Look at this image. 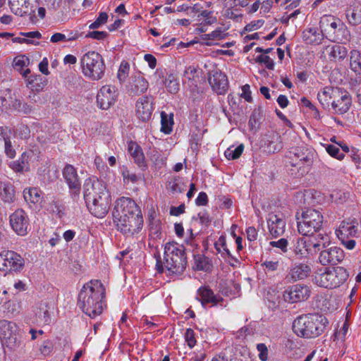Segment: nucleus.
Wrapping results in <instances>:
<instances>
[{"label":"nucleus","mask_w":361,"mask_h":361,"mask_svg":"<svg viewBox=\"0 0 361 361\" xmlns=\"http://www.w3.org/2000/svg\"><path fill=\"white\" fill-rule=\"evenodd\" d=\"M84 198L89 205L90 212L94 216L104 218L108 214L111 197L104 183L95 178L85 180Z\"/></svg>","instance_id":"obj_1"},{"label":"nucleus","mask_w":361,"mask_h":361,"mask_svg":"<svg viewBox=\"0 0 361 361\" xmlns=\"http://www.w3.org/2000/svg\"><path fill=\"white\" fill-rule=\"evenodd\" d=\"M105 288L98 280L85 283L78 295V305L91 318L100 315L105 307Z\"/></svg>","instance_id":"obj_2"},{"label":"nucleus","mask_w":361,"mask_h":361,"mask_svg":"<svg viewBox=\"0 0 361 361\" xmlns=\"http://www.w3.org/2000/svg\"><path fill=\"white\" fill-rule=\"evenodd\" d=\"M187 265L185 248L176 242H169L164 245V262L157 259L156 269L158 273L167 276H179L183 273Z\"/></svg>","instance_id":"obj_3"},{"label":"nucleus","mask_w":361,"mask_h":361,"mask_svg":"<svg viewBox=\"0 0 361 361\" xmlns=\"http://www.w3.org/2000/svg\"><path fill=\"white\" fill-rule=\"evenodd\" d=\"M328 324L327 319L319 314H307L299 316L293 322V331L305 338H316L321 335Z\"/></svg>","instance_id":"obj_4"},{"label":"nucleus","mask_w":361,"mask_h":361,"mask_svg":"<svg viewBox=\"0 0 361 361\" xmlns=\"http://www.w3.org/2000/svg\"><path fill=\"white\" fill-rule=\"evenodd\" d=\"M321 32L332 41L345 43L350 39V32L345 25L331 15L323 16L319 21Z\"/></svg>","instance_id":"obj_5"},{"label":"nucleus","mask_w":361,"mask_h":361,"mask_svg":"<svg viewBox=\"0 0 361 361\" xmlns=\"http://www.w3.org/2000/svg\"><path fill=\"white\" fill-rule=\"evenodd\" d=\"M80 67L83 75L92 80L102 79L105 71V64L102 56L94 51H88L82 56Z\"/></svg>","instance_id":"obj_6"},{"label":"nucleus","mask_w":361,"mask_h":361,"mask_svg":"<svg viewBox=\"0 0 361 361\" xmlns=\"http://www.w3.org/2000/svg\"><path fill=\"white\" fill-rule=\"evenodd\" d=\"M348 276V274L344 268L337 267L317 273L314 281L318 286L325 288H335L343 284Z\"/></svg>","instance_id":"obj_7"},{"label":"nucleus","mask_w":361,"mask_h":361,"mask_svg":"<svg viewBox=\"0 0 361 361\" xmlns=\"http://www.w3.org/2000/svg\"><path fill=\"white\" fill-rule=\"evenodd\" d=\"M323 215L317 209H307L302 212L301 218L298 219V230L302 235L314 234L322 226Z\"/></svg>","instance_id":"obj_8"},{"label":"nucleus","mask_w":361,"mask_h":361,"mask_svg":"<svg viewBox=\"0 0 361 361\" xmlns=\"http://www.w3.org/2000/svg\"><path fill=\"white\" fill-rule=\"evenodd\" d=\"M117 229L126 236L137 234L143 226V217L141 212L137 214L123 217L114 222Z\"/></svg>","instance_id":"obj_9"},{"label":"nucleus","mask_w":361,"mask_h":361,"mask_svg":"<svg viewBox=\"0 0 361 361\" xmlns=\"http://www.w3.org/2000/svg\"><path fill=\"white\" fill-rule=\"evenodd\" d=\"M141 212L135 202L130 197H121L118 198L114 204L112 211L114 222L133 214H137Z\"/></svg>","instance_id":"obj_10"},{"label":"nucleus","mask_w":361,"mask_h":361,"mask_svg":"<svg viewBox=\"0 0 361 361\" xmlns=\"http://www.w3.org/2000/svg\"><path fill=\"white\" fill-rule=\"evenodd\" d=\"M24 259L14 251L7 250L0 254V270L20 271L24 267Z\"/></svg>","instance_id":"obj_11"},{"label":"nucleus","mask_w":361,"mask_h":361,"mask_svg":"<svg viewBox=\"0 0 361 361\" xmlns=\"http://www.w3.org/2000/svg\"><path fill=\"white\" fill-rule=\"evenodd\" d=\"M296 158L295 162L292 165L296 167L300 175L307 173L313 163L314 153L312 149L306 148H296L294 152Z\"/></svg>","instance_id":"obj_12"},{"label":"nucleus","mask_w":361,"mask_h":361,"mask_svg":"<svg viewBox=\"0 0 361 361\" xmlns=\"http://www.w3.org/2000/svg\"><path fill=\"white\" fill-rule=\"evenodd\" d=\"M9 223L13 231L18 235H25L29 230L30 220L27 213L18 209L9 216Z\"/></svg>","instance_id":"obj_13"},{"label":"nucleus","mask_w":361,"mask_h":361,"mask_svg":"<svg viewBox=\"0 0 361 361\" xmlns=\"http://www.w3.org/2000/svg\"><path fill=\"white\" fill-rule=\"evenodd\" d=\"M38 157L33 151L23 152L20 157L9 163V167L15 172L23 173L30 171L31 167L37 166Z\"/></svg>","instance_id":"obj_14"},{"label":"nucleus","mask_w":361,"mask_h":361,"mask_svg":"<svg viewBox=\"0 0 361 361\" xmlns=\"http://www.w3.org/2000/svg\"><path fill=\"white\" fill-rule=\"evenodd\" d=\"M18 326L16 323L6 319L0 320V340L7 347H12L17 341Z\"/></svg>","instance_id":"obj_15"},{"label":"nucleus","mask_w":361,"mask_h":361,"mask_svg":"<svg viewBox=\"0 0 361 361\" xmlns=\"http://www.w3.org/2000/svg\"><path fill=\"white\" fill-rule=\"evenodd\" d=\"M117 90L114 86L104 85L97 94V104L101 109H109L116 102Z\"/></svg>","instance_id":"obj_16"},{"label":"nucleus","mask_w":361,"mask_h":361,"mask_svg":"<svg viewBox=\"0 0 361 361\" xmlns=\"http://www.w3.org/2000/svg\"><path fill=\"white\" fill-rule=\"evenodd\" d=\"M63 178L68 185L70 192L75 197L78 196L81 188V182L76 169L71 164H66L62 171Z\"/></svg>","instance_id":"obj_17"},{"label":"nucleus","mask_w":361,"mask_h":361,"mask_svg":"<svg viewBox=\"0 0 361 361\" xmlns=\"http://www.w3.org/2000/svg\"><path fill=\"white\" fill-rule=\"evenodd\" d=\"M310 295V290L305 285L297 284L288 288L283 293L285 301L294 303L306 300Z\"/></svg>","instance_id":"obj_18"},{"label":"nucleus","mask_w":361,"mask_h":361,"mask_svg":"<svg viewBox=\"0 0 361 361\" xmlns=\"http://www.w3.org/2000/svg\"><path fill=\"white\" fill-rule=\"evenodd\" d=\"M261 147L264 152L268 154H274L281 151L283 145L279 133L271 131L265 134L261 141Z\"/></svg>","instance_id":"obj_19"},{"label":"nucleus","mask_w":361,"mask_h":361,"mask_svg":"<svg viewBox=\"0 0 361 361\" xmlns=\"http://www.w3.org/2000/svg\"><path fill=\"white\" fill-rule=\"evenodd\" d=\"M153 111V99L151 96H142L135 104V114L142 121H147L151 118Z\"/></svg>","instance_id":"obj_20"},{"label":"nucleus","mask_w":361,"mask_h":361,"mask_svg":"<svg viewBox=\"0 0 361 361\" xmlns=\"http://www.w3.org/2000/svg\"><path fill=\"white\" fill-rule=\"evenodd\" d=\"M348 49L340 44H329L322 47L321 58L331 61H341L346 58Z\"/></svg>","instance_id":"obj_21"},{"label":"nucleus","mask_w":361,"mask_h":361,"mask_svg":"<svg viewBox=\"0 0 361 361\" xmlns=\"http://www.w3.org/2000/svg\"><path fill=\"white\" fill-rule=\"evenodd\" d=\"M267 225L270 234L274 238H277L283 234L286 228V220L283 214L281 213L269 214L267 218Z\"/></svg>","instance_id":"obj_22"},{"label":"nucleus","mask_w":361,"mask_h":361,"mask_svg":"<svg viewBox=\"0 0 361 361\" xmlns=\"http://www.w3.org/2000/svg\"><path fill=\"white\" fill-rule=\"evenodd\" d=\"M344 259V252L341 248L334 246L323 250L319 259L322 264H336Z\"/></svg>","instance_id":"obj_23"},{"label":"nucleus","mask_w":361,"mask_h":361,"mask_svg":"<svg viewBox=\"0 0 361 361\" xmlns=\"http://www.w3.org/2000/svg\"><path fill=\"white\" fill-rule=\"evenodd\" d=\"M25 201L32 209H39L44 200L43 192L39 188L28 187L23 191Z\"/></svg>","instance_id":"obj_24"},{"label":"nucleus","mask_w":361,"mask_h":361,"mask_svg":"<svg viewBox=\"0 0 361 361\" xmlns=\"http://www.w3.org/2000/svg\"><path fill=\"white\" fill-rule=\"evenodd\" d=\"M209 84L214 92L219 94H225L228 87L226 75L219 71H214L209 78Z\"/></svg>","instance_id":"obj_25"},{"label":"nucleus","mask_w":361,"mask_h":361,"mask_svg":"<svg viewBox=\"0 0 361 361\" xmlns=\"http://www.w3.org/2000/svg\"><path fill=\"white\" fill-rule=\"evenodd\" d=\"M350 106L351 98L349 94L341 89L331 105L334 113L341 115L346 113L350 109Z\"/></svg>","instance_id":"obj_26"},{"label":"nucleus","mask_w":361,"mask_h":361,"mask_svg":"<svg viewBox=\"0 0 361 361\" xmlns=\"http://www.w3.org/2000/svg\"><path fill=\"white\" fill-rule=\"evenodd\" d=\"M197 298L203 305L206 304H212V305L224 306L223 299L221 297L214 295L213 291L207 286H202L197 290Z\"/></svg>","instance_id":"obj_27"},{"label":"nucleus","mask_w":361,"mask_h":361,"mask_svg":"<svg viewBox=\"0 0 361 361\" xmlns=\"http://www.w3.org/2000/svg\"><path fill=\"white\" fill-rule=\"evenodd\" d=\"M340 90L337 87H325L318 92L317 99L324 108L328 109L331 106Z\"/></svg>","instance_id":"obj_28"},{"label":"nucleus","mask_w":361,"mask_h":361,"mask_svg":"<svg viewBox=\"0 0 361 361\" xmlns=\"http://www.w3.org/2000/svg\"><path fill=\"white\" fill-rule=\"evenodd\" d=\"M148 87V81L143 76L138 75L132 78L128 84V90L131 94L140 95L145 92Z\"/></svg>","instance_id":"obj_29"},{"label":"nucleus","mask_w":361,"mask_h":361,"mask_svg":"<svg viewBox=\"0 0 361 361\" xmlns=\"http://www.w3.org/2000/svg\"><path fill=\"white\" fill-rule=\"evenodd\" d=\"M294 252L300 257H307L314 254V248L311 247L307 238L304 235L298 239L295 245Z\"/></svg>","instance_id":"obj_30"},{"label":"nucleus","mask_w":361,"mask_h":361,"mask_svg":"<svg viewBox=\"0 0 361 361\" xmlns=\"http://www.w3.org/2000/svg\"><path fill=\"white\" fill-rule=\"evenodd\" d=\"M216 250L231 266H234L237 260L232 257L231 252L226 246V237L221 235L214 244Z\"/></svg>","instance_id":"obj_31"},{"label":"nucleus","mask_w":361,"mask_h":361,"mask_svg":"<svg viewBox=\"0 0 361 361\" xmlns=\"http://www.w3.org/2000/svg\"><path fill=\"white\" fill-rule=\"evenodd\" d=\"M311 272L310 267L305 263L295 264L290 271V276L293 281L302 280Z\"/></svg>","instance_id":"obj_32"},{"label":"nucleus","mask_w":361,"mask_h":361,"mask_svg":"<svg viewBox=\"0 0 361 361\" xmlns=\"http://www.w3.org/2000/svg\"><path fill=\"white\" fill-rule=\"evenodd\" d=\"M311 245L312 248H314V254H316L322 247H324L329 243V238L326 234L319 233L317 235L313 234L305 235Z\"/></svg>","instance_id":"obj_33"},{"label":"nucleus","mask_w":361,"mask_h":361,"mask_svg":"<svg viewBox=\"0 0 361 361\" xmlns=\"http://www.w3.org/2000/svg\"><path fill=\"white\" fill-rule=\"evenodd\" d=\"M346 18L352 25H357L361 23V4L354 3L346 11Z\"/></svg>","instance_id":"obj_34"},{"label":"nucleus","mask_w":361,"mask_h":361,"mask_svg":"<svg viewBox=\"0 0 361 361\" xmlns=\"http://www.w3.org/2000/svg\"><path fill=\"white\" fill-rule=\"evenodd\" d=\"M200 73V70L193 66L187 67L183 73V82H188L190 87L196 86Z\"/></svg>","instance_id":"obj_35"},{"label":"nucleus","mask_w":361,"mask_h":361,"mask_svg":"<svg viewBox=\"0 0 361 361\" xmlns=\"http://www.w3.org/2000/svg\"><path fill=\"white\" fill-rule=\"evenodd\" d=\"M228 27H219L212 32L202 35V39L207 41L206 44L207 45L212 44L214 41H219L224 39L228 35L226 32Z\"/></svg>","instance_id":"obj_36"},{"label":"nucleus","mask_w":361,"mask_h":361,"mask_svg":"<svg viewBox=\"0 0 361 361\" xmlns=\"http://www.w3.org/2000/svg\"><path fill=\"white\" fill-rule=\"evenodd\" d=\"M37 322L42 324H49L51 322V314L46 302L39 303L35 310Z\"/></svg>","instance_id":"obj_37"},{"label":"nucleus","mask_w":361,"mask_h":361,"mask_svg":"<svg viewBox=\"0 0 361 361\" xmlns=\"http://www.w3.org/2000/svg\"><path fill=\"white\" fill-rule=\"evenodd\" d=\"M322 35L316 27H310L303 31V40L309 44H319L322 39Z\"/></svg>","instance_id":"obj_38"},{"label":"nucleus","mask_w":361,"mask_h":361,"mask_svg":"<svg viewBox=\"0 0 361 361\" xmlns=\"http://www.w3.org/2000/svg\"><path fill=\"white\" fill-rule=\"evenodd\" d=\"M350 68L361 79V53L356 49L350 51Z\"/></svg>","instance_id":"obj_39"},{"label":"nucleus","mask_w":361,"mask_h":361,"mask_svg":"<svg viewBox=\"0 0 361 361\" xmlns=\"http://www.w3.org/2000/svg\"><path fill=\"white\" fill-rule=\"evenodd\" d=\"M356 232V226L348 222H342L339 226V228L336 231L338 238H348L350 236H355Z\"/></svg>","instance_id":"obj_40"},{"label":"nucleus","mask_w":361,"mask_h":361,"mask_svg":"<svg viewBox=\"0 0 361 361\" xmlns=\"http://www.w3.org/2000/svg\"><path fill=\"white\" fill-rule=\"evenodd\" d=\"M0 197L5 202H11L14 198V190L8 183L1 181Z\"/></svg>","instance_id":"obj_41"},{"label":"nucleus","mask_w":361,"mask_h":361,"mask_svg":"<svg viewBox=\"0 0 361 361\" xmlns=\"http://www.w3.org/2000/svg\"><path fill=\"white\" fill-rule=\"evenodd\" d=\"M149 159L156 169H160L166 165V157L159 151L152 149L149 152Z\"/></svg>","instance_id":"obj_42"},{"label":"nucleus","mask_w":361,"mask_h":361,"mask_svg":"<svg viewBox=\"0 0 361 361\" xmlns=\"http://www.w3.org/2000/svg\"><path fill=\"white\" fill-rule=\"evenodd\" d=\"M128 152L133 158L135 163L140 164L144 161V155L142 149L135 142H130L128 143Z\"/></svg>","instance_id":"obj_43"},{"label":"nucleus","mask_w":361,"mask_h":361,"mask_svg":"<svg viewBox=\"0 0 361 361\" xmlns=\"http://www.w3.org/2000/svg\"><path fill=\"white\" fill-rule=\"evenodd\" d=\"M244 146L243 144L239 145L237 147L231 146L230 147L226 149V150L224 152V155L226 157V159L229 160L235 159H238L241 155Z\"/></svg>","instance_id":"obj_44"},{"label":"nucleus","mask_w":361,"mask_h":361,"mask_svg":"<svg viewBox=\"0 0 361 361\" xmlns=\"http://www.w3.org/2000/svg\"><path fill=\"white\" fill-rule=\"evenodd\" d=\"M13 108L20 114H30L32 112V107L30 104L16 99L13 103Z\"/></svg>","instance_id":"obj_45"},{"label":"nucleus","mask_w":361,"mask_h":361,"mask_svg":"<svg viewBox=\"0 0 361 361\" xmlns=\"http://www.w3.org/2000/svg\"><path fill=\"white\" fill-rule=\"evenodd\" d=\"M54 349V344L50 339L43 341L39 346V351L44 357L52 354Z\"/></svg>","instance_id":"obj_46"},{"label":"nucleus","mask_w":361,"mask_h":361,"mask_svg":"<svg viewBox=\"0 0 361 361\" xmlns=\"http://www.w3.org/2000/svg\"><path fill=\"white\" fill-rule=\"evenodd\" d=\"M130 64L126 61H121L117 73V78L120 82H124L128 76Z\"/></svg>","instance_id":"obj_47"},{"label":"nucleus","mask_w":361,"mask_h":361,"mask_svg":"<svg viewBox=\"0 0 361 361\" xmlns=\"http://www.w3.org/2000/svg\"><path fill=\"white\" fill-rule=\"evenodd\" d=\"M165 86L167 90L172 94H175L179 90V82L173 75H169L166 79Z\"/></svg>","instance_id":"obj_48"},{"label":"nucleus","mask_w":361,"mask_h":361,"mask_svg":"<svg viewBox=\"0 0 361 361\" xmlns=\"http://www.w3.org/2000/svg\"><path fill=\"white\" fill-rule=\"evenodd\" d=\"M30 59L25 55H19L13 59V67L18 71H21L25 67L28 66Z\"/></svg>","instance_id":"obj_49"},{"label":"nucleus","mask_w":361,"mask_h":361,"mask_svg":"<svg viewBox=\"0 0 361 361\" xmlns=\"http://www.w3.org/2000/svg\"><path fill=\"white\" fill-rule=\"evenodd\" d=\"M195 267L197 270L208 271L211 264L207 258L204 256H196L195 257Z\"/></svg>","instance_id":"obj_50"},{"label":"nucleus","mask_w":361,"mask_h":361,"mask_svg":"<svg viewBox=\"0 0 361 361\" xmlns=\"http://www.w3.org/2000/svg\"><path fill=\"white\" fill-rule=\"evenodd\" d=\"M161 131L166 134H169L172 131L173 120L172 118H168L167 115L164 112L161 113Z\"/></svg>","instance_id":"obj_51"},{"label":"nucleus","mask_w":361,"mask_h":361,"mask_svg":"<svg viewBox=\"0 0 361 361\" xmlns=\"http://www.w3.org/2000/svg\"><path fill=\"white\" fill-rule=\"evenodd\" d=\"M197 18L198 20L202 19L204 25H212L216 22V18L213 16L212 12L206 10L202 11Z\"/></svg>","instance_id":"obj_52"},{"label":"nucleus","mask_w":361,"mask_h":361,"mask_svg":"<svg viewBox=\"0 0 361 361\" xmlns=\"http://www.w3.org/2000/svg\"><path fill=\"white\" fill-rule=\"evenodd\" d=\"M108 20V15L106 13H101L97 19L89 25V28L92 30L99 28L102 25H104Z\"/></svg>","instance_id":"obj_53"},{"label":"nucleus","mask_w":361,"mask_h":361,"mask_svg":"<svg viewBox=\"0 0 361 361\" xmlns=\"http://www.w3.org/2000/svg\"><path fill=\"white\" fill-rule=\"evenodd\" d=\"M121 174L123 178V182L125 183H135L138 181L139 178L138 176L133 173H130V171L125 167L123 168Z\"/></svg>","instance_id":"obj_54"},{"label":"nucleus","mask_w":361,"mask_h":361,"mask_svg":"<svg viewBox=\"0 0 361 361\" xmlns=\"http://www.w3.org/2000/svg\"><path fill=\"white\" fill-rule=\"evenodd\" d=\"M326 150L332 157H334L338 160L343 159L345 154L340 152V149L338 147L333 145H327L326 147Z\"/></svg>","instance_id":"obj_55"},{"label":"nucleus","mask_w":361,"mask_h":361,"mask_svg":"<svg viewBox=\"0 0 361 361\" xmlns=\"http://www.w3.org/2000/svg\"><path fill=\"white\" fill-rule=\"evenodd\" d=\"M269 245L272 247L279 248L282 252L285 253L288 250V242L286 238H282L276 241H270Z\"/></svg>","instance_id":"obj_56"},{"label":"nucleus","mask_w":361,"mask_h":361,"mask_svg":"<svg viewBox=\"0 0 361 361\" xmlns=\"http://www.w3.org/2000/svg\"><path fill=\"white\" fill-rule=\"evenodd\" d=\"M185 341L190 348H192L196 345L195 332L191 329H187L184 335Z\"/></svg>","instance_id":"obj_57"},{"label":"nucleus","mask_w":361,"mask_h":361,"mask_svg":"<svg viewBox=\"0 0 361 361\" xmlns=\"http://www.w3.org/2000/svg\"><path fill=\"white\" fill-rule=\"evenodd\" d=\"M255 61L260 63H264L268 69L272 70L274 67L273 60L267 55L261 54L255 59Z\"/></svg>","instance_id":"obj_58"},{"label":"nucleus","mask_w":361,"mask_h":361,"mask_svg":"<svg viewBox=\"0 0 361 361\" xmlns=\"http://www.w3.org/2000/svg\"><path fill=\"white\" fill-rule=\"evenodd\" d=\"M4 145H5L4 152H5L6 155L10 159L14 158L16 157V150L12 147L11 142L9 137H4Z\"/></svg>","instance_id":"obj_59"},{"label":"nucleus","mask_w":361,"mask_h":361,"mask_svg":"<svg viewBox=\"0 0 361 361\" xmlns=\"http://www.w3.org/2000/svg\"><path fill=\"white\" fill-rule=\"evenodd\" d=\"M257 350L259 353L258 356L261 361H267L268 360V348L264 343L257 345Z\"/></svg>","instance_id":"obj_60"},{"label":"nucleus","mask_w":361,"mask_h":361,"mask_svg":"<svg viewBox=\"0 0 361 361\" xmlns=\"http://www.w3.org/2000/svg\"><path fill=\"white\" fill-rule=\"evenodd\" d=\"M262 266L268 271H274L278 269L279 266V262L276 259H267L262 263Z\"/></svg>","instance_id":"obj_61"},{"label":"nucleus","mask_w":361,"mask_h":361,"mask_svg":"<svg viewBox=\"0 0 361 361\" xmlns=\"http://www.w3.org/2000/svg\"><path fill=\"white\" fill-rule=\"evenodd\" d=\"M107 36V32L104 31H92L87 35V37H90L97 40H102Z\"/></svg>","instance_id":"obj_62"},{"label":"nucleus","mask_w":361,"mask_h":361,"mask_svg":"<svg viewBox=\"0 0 361 361\" xmlns=\"http://www.w3.org/2000/svg\"><path fill=\"white\" fill-rule=\"evenodd\" d=\"M144 60L147 63L148 66L151 69H154L157 64V59L151 54H146L144 55Z\"/></svg>","instance_id":"obj_63"},{"label":"nucleus","mask_w":361,"mask_h":361,"mask_svg":"<svg viewBox=\"0 0 361 361\" xmlns=\"http://www.w3.org/2000/svg\"><path fill=\"white\" fill-rule=\"evenodd\" d=\"M195 203L198 206H205L208 203L207 195L204 192H200L195 200Z\"/></svg>","instance_id":"obj_64"}]
</instances>
